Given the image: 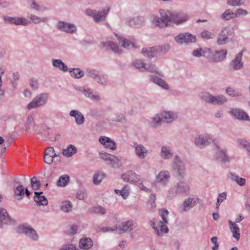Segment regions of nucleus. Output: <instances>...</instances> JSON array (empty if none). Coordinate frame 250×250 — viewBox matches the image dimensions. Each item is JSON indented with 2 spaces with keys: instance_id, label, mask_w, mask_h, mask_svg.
Instances as JSON below:
<instances>
[{
  "instance_id": "f257e3e1",
  "label": "nucleus",
  "mask_w": 250,
  "mask_h": 250,
  "mask_svg": "<svg viewBox=\"0 0 250 250\" xmlns=\"http://www.w3.org/2000/svg\"><path fill=\"white\" fill-rule=\"evenodd\" d=\"M190 193L189 184L181 178L175 185L170 188L167 193V198L170 199L174 198L177 195H188Z\"/></svg>"
},
{
  "instance_id": "f03ea898",
  "label": "nucleus",
  "mask_w": 250,
  "mask_h": 250,
  "mask_svg": "<svg viewBox=\"0 0 250 250\" xmlns=\"http://www.w3.org/2000/svg\"><path fill=\"white\" fill-rule=\"evenodd\" d=\"M202 99L205 102L213 105H222L228 102L227 98L224 95L213 96L209 92L203 93Z\"/></svg>"
},
{
  "instance_id": "7ed1b4c3",
  "label": "nucleus",
  "mask_w": 250,
  "mask_h": 250,
  "mask_svg": "<svg viewBox=\"0 0 250 250\" xmlns=\"http://www.w3.org/2000/svg\"><path fill=\"white\" fill-rule=\"evenodd\" d=\"M234 35V33L231 28L227 26L224 27L218 35L216 42L219 45H225L232 40Z\"/></svg>"
},
{
  "instance_id": "20e7f679",
  "label": "nucleus",
  "mask_w": 250,
  "mask_h": 250,
  "mask_svg": "<svg viewBox=\"0 0 250 250\" xmlns=\"http://www.w3.org/2000/svg\"><path fill=\"white\" fill-rule=\"evenodd\" d=\"M48 98L49 94L47 93L43 92L39 94L27 104V108L28 109L30 110L43 106L47 104Z\"/></svg>"
},
{
  "instance_id": "39448f33",
  "label": "nucleus",
  "mask_w": 250,
  "mask_h": 250,
  "mask_svg": "<svg viewBox=\"0 0 250 250\" xmlns=\"http://www.w3.org/2000/svg\"><path fill=\"white\" fill-rule=\"evenodd\" d=\"M172 168L180 178H183L186 175L185 165L182 158L178 155L174 156Z\"/></svg>"
},
{
  "instance_id": "423d86ee",
  "label": "nucleus",
  "mask_w": 250,
  "mask_h": 250,
  "mask_svg": "<svg viewBox=\"0 0 250 250\" xmlns=\"http://www.w3.org/2000/svg\"><path fill=\"white\" fill-rule=\"evenodd\" d=\"M109 10V7H105L102 11L98 12L95 10L88 9L86 10L85 13L87 16L92 17L95 21L99 22L104 21Z\"/></svg>"
},
{
  "instance_id": "0eeeda50",
  "label": "nucleus",
  "mask_w": 250,
  "mask_h": 250,
  "mask_svg": "<svg viewBox=\"0 0 250 250\" xmlns=\"http://www.w3.org/2000/svg\"><path fill=\"white\" fill-rule=\"evenodd\" d=\"M175 41L178 44H188L191 43H194L196 41V37L189 33L186 32L180 33L175 37Z\"/></svg>"
},
{
  "instance_id": "6e6552de",
  "label": "nucleus",
  "mask_w": 250,
  "mask_h": 250,
  "mask_svg": "<svg viewBox=\"0 0 250 250\" xmlns=\"http://www.w3.org/2000/svg\"><path fill=\"white\" fill-rule=\"evenodd\" d=\"M16 232L19 234H25L34 241H37L39 238L36 230L29 226L20 225L17 228Z\"/></svg>"
},
{
  "instance_id": "1a4fd4ad",
  "label": "nucleus",
  "mask_w": 250,
  "mask_h": 250,
  "mask_svg": "<svg viewBox=\"0 0 250 250\" xmlns=\"http://www.w3.org/2000/svg\"><path fill=\"white\" fill-rule=\"evenodd\" d=\"M76 89L80 91L85 98H88L94 102H98L101 99V97L97 92L94 91L92 89L87 86H78Z\"/></svg>"
},
{
  "instance_id": "9d476101",
  "label": "nucleus",
  "mask_w": 250,
  "mask_h": 250,
  "mask_svg": "<svg viewBox=\"0 0 250 250\" xmlns=\"http://www.w3.org/2000/svg\"><path fill=\"white\" fill-rule=\"evenodd\" d=\"M100 157L105 162L106 164L114 168L118 167L121 165L120 160L114 155L107 153H101Z\"/></svg>"
},
{
  "instance_id": "9b49d317",
  "label": "nucleus",
  "mask_w": 250,
  "mask_h": 250,
  "mask_svg": "<svg viewBox=\"0 0 250 250\" xmlns=\"http://www.w3.org/2000/svg\"><path fill=\"white\" fill-rule=\"evenodd\" d=\"M214 141L213 138L209 135H200L195 138V145L200 148H203L209 145Z\"/></svg>"
},
{
  "instance_id": "f8f14e48",
  "label": "nucleus",
  "mask_w": 250,
  "mask_h": 250,
  "mask_svg": "<svg viewBox=\"0 0 250 250\" xmlns=\"http://www.w3.org/2000/svg\"><path fill=\"white\" fill-rule=\"evenodd\" d=\"M170 172L166 170H163L159 172L156 176L155 183L164 187L166 186L170 180Z\"/></svg>"
},
{
  "instance_id": "ddd939ff",
  "label": "nucleus",
  "mask_w": 250,
  "mask_h": 250,
  "mask_svg": "<svg viewBox=\"0 0 250 250\" xmlns=\"http://www.w3.org/2000/svg\"><path fill=\"white\" fill-rule=\"evenodd\" d=\"M56 26L58 30L69 34H73L77 30V27L74 24L66 21H59Z\"/></svg>"
},
{
  "instance_id": "4468645a",
  "label": "nucleus",
  "mask_w": 250,
  "mask_h": 250,
  "mask_svg": "<svg viewBox=\"0 0 250 250\" xmlns=\"http://www.w3.org/2000/svg\"><path fill=\"white\" fill-rule=\"evenodd\" d=\"M4 21L6 22L14 24L16 25L26 26L30 23V21L25 18L17 17L6 16L4 18Z\"/></svg>"
},
{
  "instance_id": "2eb2a0df",
  "label": "nucleus",
  "mask_w": 250,
  "mask_h": 250,
  "mask_svg": "<svg viewBox=\"0 0 250 250\" xmlns=\"http://www.w3.org/2000/svg\"><path fill=\"white\" fill-rule=\"evenodd\" d=\"M243 50L238 53L234 59L232 60L229 64V66L233 70H239L243 67V62L242 61V58L243 54Z\"/></svg>"
},
{
  "instance_id": "dca6fc26",
  "label": "nucleus",
  "mask_w": 250,
  "mask_h": 250,
  "mask_svg": "<svg viewBox=\"0 0 250 250\" xmlns=\"http://www.w3.org/2000/svg\"><path fill=\"white\" fill-rule=\"evenodd\" d=\"M132 146L134 148L135 155L140 159H144L147 156L148 151L143 145L134 143Z\"/></svg>"
},
{
  "instance_id": "f3484780",
  "label": "nucleus",
  "mask_w": 250,
  "mask_h": 250,
  "mask_svg": "<svg viewBox=\"0 0 250 250\" xmlns=\"http://www.w3.org/2000/svg\"><path fill=\"white\" fill-rule=\"evenodd\" d=\"M135 227L132 221H127L123 222L121 225L116 226V232L118 234H122L130 231Z\"/></svg>"
},
{
  "instance_id": "a211bd4d",
  "label": "nucleus",
  "mask_w": 250,
  "mask_h": 250,
  "mask_svg": "<svg viewBox=\"0 0 250 250\" xmlns=\"http://www.w3.org/2000/svg\"><path fill=\"white\" fill-rule=\"evenodd\" d=\"M171 18L172 21L177 25L186 22L189 18L188 14L181 12L172 14Z\"/></svg>"
},
{
  "instance_id": "6ab92c4d",
  "label": "nucleus",
  "mask_w": 250,
  "mask_h": 250,
  "mask_svg": "<svg viewBox=\"0 0 250 250\" xmlns=\"http://www.w3.org/2000/svg\"><path fill=\"white\" fill-rule=\"evenodd\" d=\"M197 199L191 198V197L186 199L183 204L179 207L180 211L182 212H186L194 207L196 204L195 200Z\"/></svg>"
},
{
  "instance_id": "aec40b11",
  "label": "nucleus",
  "mask_w": 250,
  "mask_h": 250,
  "mask_svg": "<svg viewBox=\"0 0 250 250\" xmlns=\"http://www.w3.org/2000/svg\"><path fill=\"white\" fill-rule=\"evenodd\" d=\"M0 222L7 225H13L16 222L14 219L10 217L7 210L3 208H0Z\"/></svg>"
},
{
  "instance_id": "412c9836",
  "label": "nucleus",
  "mask_w": 250,
  "mask_h": 250,
  "mask_svg": "<svg viewBox=\"0 0 250 250\" xmlns=\"http://www.w3.org/2000/svg\"><path fill=\"white\" fill-rule=\"evenodd\" d=\"M102 47L105 50L111 49L115 53L120 54L122 49L119 48L117 43L111 41H103L101 42Z\"/></svg>"
},
{
  "instance_id": "4be33fe9",
  "label": "nucleus",
  "mask_w": 250,
  "mask_h": 250,
  "mask_svg": "<svg viewBox=\"0 0 250 250\" xmlns=\"http://www.w3.org/2000/svg\"><path fill=\"white\" fill-rule=\"evenodd\" d=\"M115 36L117 38L119 43L121 44L122 47L127 49H128L130 46L134 48L137 47L133 40L127 39L124 37H120L117 35V34H115Z\"/></svg>"
},
{
  "instance_id": "5701e85b",
  "label": "nucleus",
  "mask_w": 250,
  "mask_h": 250,
  "mask_svg": "<svg viewBox=\"0 0 250 250\" xmlns=\"http://www.w3.org/2000/svg\"><path fill=\"white\" fill-rule=\"evenodd\" d=\"M229 113L236 119L246 121H250V118H249L248 114L245 112L240 109H232L230 111Z\"/></svg>"
},
{
  "instance_id": "b1692460",
  "label": "nucleus",
  "mask_w": 250,
  "mask_h": 250,
  "mask_svg": "<svg viewBox=\"0 0 250 250\" xmlns=\"http://www.w3.org/2000/svg\"><path fill=\"white\" fill-rule=\"evenodd\" d=\"M141 53L144 56L149 59L159 56L156 46L148 48H143L141 50Z\"/></svg>"
},
{
  "instance_id": "393cba45",
  "label": "nucleus",
  "mask_w": 250,
  "mask_h": 250,
  "mask_svg": "<svg viewBox=\"0 0 250 250\" xmlns=\"http://www.w3.org/2000/svg\"><path fill=\"white\" fill-rule=\"evenodd\" d=\"M122 178L125 182H139L140 181L139 176L132 170L127 171L121 176Z\"/></svg>"
},
{
  "instance_id": "a878e982",
  "label": "nucleus",
  "mask_w": 250,
  "mask_h": 250,
  "mask_svg": "<svg viewBox=\"0 0 250 250\" xmlns=\"http://www.w3.org/2000/svg\"><path fill=\"white\" fill-rule=\"evenodd\" d=\"M144 22L145 19L144 17L138 16L136 17L128 18L125 21V23L130 27H135L141 25Z\"/></svg>"
},
{
  "instance_id": "bb28decb",
  "label": "nucleus",
  "mask_w": 250,
  "mask_h": 250,
  "mask_svg": "<svg viewBox=\"0 0 250 250\" xmlns=\"http://www.w3.org/2000/svg\"><path fill=\"white\" fill-rule=\"evenodd\" d=\"M99 142L104 145L105 147L111 150H115L116 148V145L115 142L107 137H101L99 138Z\"/></svg>"
},
{
  "instance_id": "cd10ccee",
  "label": "nucleus",
  "mask_w": 250,
  "mask_h": 250,
  "mask_svg": "<svg viewBox=\"0 0 250 250\" xmlns=\"http://www.w3.org/2000/svg\"><path fill=\"white\" fill-rule=\"evenodd\" d=\"M228 223L229 229L232 233L233 237L237 241H238L240 238V229L237 224L233 223L231 220H229Z\"/></svg>"
},
{
  "instance_id": "c85d7f7f",
  "label": "nucleus",
  "mask_w": 250,
  "mask_h": 250,
  "mask_svg": "<svg viewBox=\"0 0 250 250\" xmlns=\"http://www.w3.org/2000/svg\"><path fill=\"white\" fill-rule=\"evenodd\" d=\"M161 113L163 122L170 123L177 118L176 113L171 111H164Z\"/></svg>"
},
{
  "instance_id": "c756f323",
  "label": "nucleus",
  "mask_w": 250,
  "mask_h": 250,
  "mask_svg": "<svg viewBox=\"0 0 250 250\" xmlns=\"http://www.w3.org/2000/svg\"><path fill=\"white\" fill-rule=\"evenodd\" d=\"M93 245L92 239L90 238L84 237L79 241V248L83 250H89Z\"/></svg>"
},
{
  "instance_id": "7c9ffc66",
  "label": "nucleus",
  "mask_w": 250,
  "mask_h": 250,
  "mask_svg": "<svg viewBox=\"0 0 250 250\" xmlns=\"http://www.w3.org/2000/svg\"><path fill=\"white\" fill-rule=\"evenodd\" d=\"M70 116L75 118L76 123L78 125H82L84 123V117L82 113L79 110H72L70 112Z\"/></svg>"
},
{
  "instance_id": "2f4dec72",
  "label": "nucleus",
  "mask_w": 250,
  "mask_h": 250,
  "mask_svg": "<svg viewBox=\"0 0 250 250\" xmlns=\"http://www.w3.org/2000/svg\"><path fill=\"white\" fill-rule=\"evenodd\" d=\"M173 155V151L169 146H163L162 147L160 156L163 159L165 160L170 159Z\"/></svg>"
},
{
  "instance_id": "473e14b6",
  "label": "nucleus",
  "mask_w": 250,
  "mask_h": 250,
  "mask_svg": "<svg viewBox=\"0 0 250 250\" xmlns=\"http://www.w3.org/2000/svg\"><path fill=\"white\" fill-rule=\"evenodd\" d=\"M42 192H35V196L34 197V201L38 206H46L48 204V201L44 196L41 195Z\"/></svg>"
},
{
  "instance_id": "72a5a7b5",
  "label": "nucleus",
  "mask_w": 250,
  "mask_h": 250,
  "mask_svg": "<svg viewBox=\"0 0 250 250\" xmlns=\"http://www.w3.org/2000/svg\"><path fill=\"white\" fill-rule=\"evenodd\" d=\"M53 66L63 72H67L68 70V66L60 59H53L51 60Z\"/></svg>"
},
{
  "instance_id": "f704fd0d",
  "label": "nucleus",
  "mask_w": 250,
  "mask_h": 250,
  "mask_svg": "<svg viewBox=\"0 0 250 250\" xmlns=\"http://www.w3.org/2000/svg\"><path fill=\"white\" fill-rule=\"evenodd\" d=\"M150 81L156 84L160 87L165 89H168L169 88L168 85L167 83L162 78H159L155 75L150 76Z\"/></svg>"
},
{
  "instance_id": "c9c22d12",
  "label": "nucleus",
  "mask_w": 250,
  "mask_h": 250,
  "mask_svg": "<svg viewBox=\"0 0 250 250\" xmlns=\"http://www.w3.org/2000/svg\"><path fill=\"white\" fill-rule=\"evenodd\" d=\"M216 159L222 163H225L229 161V157L225 151L219 147L217 148Z\"/></svg>"
},
{
  "instance_id": "e433bc0d",
  "label": "nucleus",
  "mask_w": 250,
  "mask_h": 250,
  "mask_svg": "<svg viewBox=\"0 0 250 250\" xmlns=\"http://www.w3.org/2000/svg\"><path fill=\"white\" fill-rule=\"evenodd\" d=\"M159 13L162 21L166 24V26H167L168 23L170 21H172L171 16L172 14L168 10L165 11L163 9L160 10Z\"/></svg>"
},
{
  "instance_id": "4c0bfd02",
  "label": "nucleus",
  "mask_w": 250,
  "mask_h": 250,
  "mask_svg": "<svg viewBox=\"0 0 250 250\" xmlns=\"http://www.w3.org/2000/svg\"><path fill=\"white\" fill-rule=\"evenodd\" d=\"M229 178L233 182H235L239 186H244L246 184V180L245 178L240 177L235 173L230 172L229 176Z\"/></svg>"
},
{
  "instance_id": "58836bf2",
  "label": "nucleus",
  "mask_w": 250,
  "mask_h": 250,
  "mask_svg": "<svg viewBox=\"0 0 250 250\" xmlns=\"http://www.w3.org/2000/svg\"><path fill=\"white\" fill-rule=\"evenodd\" d=\"M14 196L15 198L18 200L20 201L24 196V188L21 185L18 186L14 189Z\"/></svg>"
},
{
  "instance_id": "ea45409f",
  "label": "nucleus",
  "mask_w": 250,
  "mask_h": 250,
  "mask_svg": "<svg viewBox=\"0 0 250 250\" xmlns=\"http://www.w3.org/2000/svg\"><path fill=\"white\" fill-rule=\"evenodd\" d=\"M227 50L221 49L219 51H216L214 55L213 61L215 62H219L223 61L226 57Z\"/></svg>"
},
{
  "instance_id": "a19ab883",
  "label": "nucleus",
  "mask_w": 250,
  "mask_h": 250,
  "mask_svg": "<svg viewBox=\"0 0 250 250\" xmlns=\"http://www.w3.org/2000/svg\"><path fill=\"white\" fill-rule=\"evenodd\" d=\"M36 126L34 117L33 115L30 114L28 116L26 122L25 124V130L26 132H29L30 130L34 129Z\"/></svg>"
},
{
  "instance_id": "79ce46f5",
  "label": "nucleus",
  "mask_w": 250,
  "mask_h": 250,
  "mask_svg": "<svg viewBox=\"0 0 250 250\" xmlns=\"http://www.w3.org/2000/svg\"><path fill=\"white\" fill-rule=\"evenodd\" d=\"M220 18L223 20L229 21L231 19L237 18V15L231 9H228L220 15Z\"/></svg>"
},
{
  "instance_id": "37998d69",
  "label": "nucleus",
  "mask_w": 250,
  "mask_h": 250,
  "mask_svg": "<svg viewBox=\"0 0 250 250\" xmlns=\"http://www.w3.org/2000/svg\"><path fill=\"white\" fill-rule=\"evenodd\" d=\"M77 151V148L72 145H69L65 149L62 150V153L66 157H71Z\"/></svg>"
},
{
  "instance_id": "c03bdc74",
  "label": "nucleus",
  "mask_w": 250,
  "mask_h": 250,
  "mask_svg": "<svg viewBox=\"0 0 250 250\" xmlns=\"http://www.w3.org/2000/svg\"><path fill=\"white\" fill-rule=\"evenodd\" d=\"M70 181V177L67 175L61 176L57 181L56 185L59 187H65Z\"/></svg>"
},
{
  "instance_id": "a18cd8bd",
  "label": "nucleus",
  "mask_w": 250,
  "mask_h": 250,
  "mask_svg": "<svg viewBox=\"0 0 250 250\" xmlns=\"http://www.w3.org/2000/svg\"><path fill=\"white\" fill-rule=\"evenodd\" d=\"M146 63L141 60H135L132 62V65L141 72L146 71Z\"/></svg>"
},
{
  "instance_id": "49530a36",
  "label": "nucleus",
  "mask_w": 250,
  "mask_h": 250,
  "mask_svg": "<svg viewBox=\"0 0 250 250\" xmlns=\"http://www.w3.org/2000/svg\"><path fill=\"white\" fill-rule=\"evenodd\" d=\"M29 19L34 24H39L41 22L45 23L48 20L47 17H40L34 14H30Z\"/></svg>"
},
{
  "instance_id": "de8ad7c7",
  "label": "nucleus",
  "mask_w": 250,
  "mask_h": 250,
  "mask_svg": "<svg viewBox=\"0 0 250 250\" xmlns=\"http://www.w3.org/2000/svg\"><path fill=\"white\" fill-rule=\"evenodd\" d=\"M115 192L118 195L122 196V197L125 199L127 198L129 193V188L127 185L125 186L121 190L115 189Z\"/></svg>"
},
{
  "instance_id": "09e8293b",
  "label": "nucleus",
  "mask_w": 250,
  "mask_h": 250,
  "mask_svg": "<svg viewBox=\"0 0 250 250\" xmlns=\"http://www.w3.org/2000/svg\"><path fill=\"white\" fill-rule=\"evenodd\" d=\"M69 73L71 76L76 79L81 78L84 75V71L80 68H70Z\"/></svg>"
},
{
  "instance_id": "8fccbe9b",
  "label": "nucleus",
  "mask_w": 250,
  "mask_h": 250,
  "mask_svg": "<svg viewBox=\"0 0 250 250\" xmlns=\"http://www.w3.org/2000/svg\"><path fill=\"white\" fill-rule=\"evenodd\" d=\"M104 176L105 174L101 171L95 173L93 177V184L95 185H99Z\"/></svg>"
},
{
  "instance_id": "3c124183",
  "label": "nucleus",
  "mask_w": 250,
  "mask_h": 250,
  "mask_svg": "<svg viewBox=\"0 0 250 250\" xmlns=\"http://www.w3.org/2000/svg\"><path fill=\"white\" fill-rule=\"evenodd\" d=\"M152 23L156 27H158L160 28H162L164 27H166V24L164 22L162 21L161 17H158L155 16H153L152 17Z\"/></svg>"
},
{
  "instance_id": "603ef678",
  "label": "nucleus",
  "mask_w": 250,
  "mask_h": 250,
  "mask_svg": "<svg viewBox=\"0 0 250 250\" xmlns=\"http://www.w3.org/2000/svg\"><path fill=\"white\" fill-rule=\"evenodd\" d=\"M226 93L230 96L231 97H239L242 95L241 92L236 89H234L231 87H228L226 89Z\"/></svg>"
},
{
  "instance_id": "864d4df0",
  "label": "nucleus",
  "mask_w": 250,
  "mask_h": 250,
  "mask_svg": "<svg viewBox=\"0 0 250 250\" xmlns=\"http://www.w3.org/2000/svg\"><path fill=\"white\" fill-rule=\"evenodd\" d=\"M72 208V204L69 201H65L61 203V209L65 212H68L71 210Z\"/></svg>"
},
{
  "instance_id": "5fc2aeb1",
  "label": "nucleus",
  "mask_w": 250,
  "mask_h": 250,
  "mask_svg": "<svg viewBox=\"0 0 250 250\" xmlns=\"http://www.w3.org/2000/svg\"><path fill=\"white\" fill-rule=\"evenodd\" d=\"M113 121L125 124L127 122V119L124 114L119 113L115 115Z\"/></svg>"
},
{
  "instance_id": "6e6d98bb",
  "label": "nucleus",
  "mask_w": 250,
  "mask_h": 250,
  "mask_svg": "<svg viewBox=\"0 0 250 250\" xmlns=\"http://www.w3.org/2000/svg\"><path fill=\"white\" fill-rule=\"evenodd\" d=\"M162 117L161 112L159 114H156L152 119V124L154 127H157L160 124L163 122V119Z\"/></svg>"
},
{
  "instance_id": "4d7b16f0",
  "label": "nucleus",
  "mask_w": 250,
  "mask_h": 250,
  "mask_svg": "<svg viewBox=\"0 0 250 250\" xmlns=\"http://www.w3.org/2000/svg\"><path fill=\"white\" fill-rule=\"evenodd\" d=\"M159 214L161 218H162L163 221H160L159 222H162L163 223H168V211L166 209H162L159 210Z\"/></svg>"
},
{
  "instance_id": "13d9d810",
  "label": "nucleus",
  "mask_w": 250,
  "mask_h": 250,
  "mask_svg": "<svg viewBox=\"0 0 250 250\" xmlns=\"http://www.w3.org/2000/svg\"><path fill=\"white\" fill-rule=\"evenodd\" d=\"M31 185L33 190H37L40 188L41 183L37 177L34 176L31 179Z\"/></svg>"
},
{
  "instance_id": "bf43d9fd",
  "label": "nucleus",
  "mask_w": 250,
  "mask_h": 250,
  "mask_svg": "<svg viewBox=\"0 0 250 250\" xmlns=\"http://www.w3.org/2000/svg\"><path fill=\"white\" fill-rule=\"evenodd\" d=\"M157 50L159 56L161 55V53H165L169 51L170 49V45L168 44H166L162 45L156 46Z\"/></svg>"
},
{
  "instance_id": "052dcab7",
  "label": "nucleus",
  "mask_w": 250,
  "mask_h": 250,
  "mask_svg": "<svg viewBox=\"0 0 250 250\" xmlns=\"http://www.w3.org/2000/svg\"><path fill=\"white\" fill-rule=\"evenodd\" d=\"M85 74L87 77H89L94 80L99 74V72L98 71L95 69L92 68H87L86 70Z\"/></svg>"
},
{
  "instance_id": "680f3d73",
  "label": "nucleus",
  "mask_w": 250,
  "mask_h": 250,
  "mask_svg": "<svg viewBox=\"0 0 250 250\" xmlns=\"http://www.w3.org/2000/svg\"><path fill=\"white\" fill-rule=\"evenodd\" d=\"M146 71H149L151 73H157L159 75L161 76L160 73L158 72V68L154 64L152 63L146 64Z\"/></svg>"
},
{
  "instance_id": "e2e57ef3",
  "label": "nucleus",
  "mask_w": 250,
  "mask_h": 250,
  "mask_svg": "<svg viewBox=\"0 0 250 250\" xmlns=\"http://www.w3.org/2000/svg\"><path fill=\"white\" fill-rule=\"evenodd\" d=\"M165 223H163L162 222H159L158 224V227L160 228V230H159V232L161 233V236L163 235V233H167L168 231V229L167 226L166 225Z\"/></svg>"
},
{
  "instance_id": "0e129e2a",
  "label": "nucleus",
  "mask_w": 250,
  "mask_h": 250,
  "mask_svg": "<svg viewBox=\"0 0 250 250\" xmlns=\"http://www.w3.org/2000/svg\"><path fill=\"white\" fill-rule=\"evenodd\" d=\"M243 0H227L228 5L231 6H240L243 4Z\"/></svg>"
},
{
  "instance_id": "69168bd1",
  "label": "nucleus",
  "mask_w": 250,
  "mask_h": 250,
  "mask_svg": "<svg viewBox=\"0 0 250 250\" xmlns=\"http://www.w3.org/2000/svg\"><path fill=\"white\" fill-rule=\"evenodd\" d=\"M45 153H46L48 155L52 156L53 158H55L57 156H58L59 155V153H56L53 147H48L46 148L45 151L44 152Z\"/></svg>"
},
{
  "instance_id": "338daca9",
  "label": "nucleus",
  "mask_w": 250,
  "mask_h": 250,
  "mask_svg": "<svg viewBox=\"0 0 250 250\" xmlns=\"http://www.w3.org/2000/svg\"><path fill=\"white\" fill-rule=\"evenodd\" d=\"M91 209L92 210V211L95 213H99L103 215L106 212L105 209L100 206L94 207Z\"/></svg>"
},
{
  "instance_id": "774afa93",
  "label": "nucleus",
  "mask_w": 250,
  "mask_h": 250,
  "mask_svg": "<svg viewBox=\"0 0 250 250\" xmlns=\"http://www.w3.org/2000/svg\"><path fill=\"white\" fill-rule=\"evenodd\" d=\"M201 36L203 39L208 40L212 39L214 37V35L212 34L211 32L205 30L201 33Z\"/></svg>"
}]
</instances>
